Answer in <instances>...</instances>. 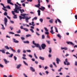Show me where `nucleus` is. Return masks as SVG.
Returning <instances> with one entry per match:
<instances>
[{"label":"nucleus","mask_w":77,"mask_h":77,"mask_svg":"<svg viewBox=\"0 0 77 77\" xmlns=\"http://www.w3.org/2000/svg\"><path fill=\"white\" fill-rule=\"evenodd\" d=\"M20 15L21 16H23V17H22L21 16H19L20 20H21L22 19H25V18L28 20L31 18V17H27L25 16H26V15H28V14H21Z\"/></svg>","instance_id":"nucleus-1"},{"label":"nucleus","mask_w":77,"mask_h":77,"mask_svg":"<svg viewBox=\"0 0 77 77\" xmlns=\"http://www.w3.org/2000/svg\"><path fill=\"white\" fill-rule=\"evenodd\" d=\"M14 5H15V7H16L18 11H20L21 14H23V12H25V11L24 10V9H23L22 10L20 9L22 8V7H19L18 6V5H17L16 4H15Z\"/></svg>","instance_id":"nucleus-2"},{"label":"nucleus","mask_w":77,"mask_h":77,"mask_svg":"<svg viewBox=\"0 0 77 77\" xmlns=\"http://www.w3.org/2000/svg\"><path fill=\"white\" fill-rule=\"evenodd\" d=\"M4 24L5 26H7V23H8V19L6 17L4 18Z\"/></svg>","instance_id":"nucleus-3"},{"label":"nucleus","mask_w":77,"mask_h":77,"mask_svg":"<svg viewBox=\"0 0 77 77\" xmlns=\"http://www.w3.org/2000/svg\"><path fill=\"white\" fill-rule=\"evenodd\" d=\"M12 13L13 15H14V16L13 17V18L14 19H16L17 18V14H15V12L14 11H12Z\"/></svg>","instance_id":"nucleus-4"},{"label":"nucleus","mask_w":77,"mask_h":77,"mask_svg":"<svg viewBox=\"0 0 77 77\" xmlns=\"http://www.w3.org/2000/svg\"><path fill=\"white\" fill-rule=\"evenodd\" d=\"M14 12H15V13H17V14H18L19 13V11H18V9L17 8V7H15V9H14Z\"/></svg>","instance_id":"nucleus-5"},{"label":"nucleus","mask_w":77,"mask_h":77,"mask_svg":"<svg viewBox=\"0 0 77 77\" xmlns=\"http://www.w3.org/2000/svg\"><path fill=\"white\" fill-rule=\"evenodd\" d=\"M41 47L42 49H45V48L46 47V45L45 44H43L41 45Z\"/></svg>","instance_id":"nucleus-6"},{"label":"nucleus","mask_w":77,"mask_h":77,"mask_svg":"<svg viewBox=\"0 0 77 77\" xmlns=\"http://www.w3.org/2000/svg\"><path fill=\"white\" fill-rule=\"evenodd\" d=\"M41 8H39V9H40V10L42 11H44L45 9V8L43 6H41Z\"/></svg>","instance_id":"nucleus-7"},{"label":"nucleus","mask_w":77,"mask_h":77,"mask_svg":"<svg viewBox=\"0 0 77 77\" xmlns=\"http://www.w3.org/2000/svg\"><path fill=\"white\" fill-rule=\"evenodd\" d=\"M56 61L57 62V63L59 64V62H60V60L57 58L56 59Z\"/></svg>","instance_id":"nucleus-8"},{"label":"nucleus","mask_w":77,"mask_h":77,"mask_svg":"<svg viewBox=\"0 0 77 77\" xmlns=\"http://www.w3.org/2000/svg\"><path fill=\"white\" fill-rule=\"evenodd\" d=\"M66 43L68 44H70L71 45H74V44L71 42H67Z\"/></svg>","instance_id":"nucleus-9"},{"label":"nucleus","mask_w":77,"mask_h":77,"mask_svg":"<svg viewBox=\"0 0 77 77\" xmlns=\"http://www.w3.org/2000/svg\"><path fill=\"white\" fill-rule=\"evenodd\" d=\"M5 51H6V49L5 48L2 49V50H0V51H2V53H4V54L5 53Z\"/></svg>","instance_id":"nucleus-10"},{"label":"nucleus","mask_w":77,"mask_h":77,"mask_svg":"<svg viewBox=\"0 0 77 77\" xmlns=\"http://www.w3.org/2000/svg\"><path fill=\"white\" fill-rule=\"evenodd\" d=\"M13 40L14 42L15 43H18V42H19V41L16 40L15 38H13Z\"/></svg>","instance_id":"nucleus-11"},{"label":"nucleus","mask_w":77,"mask_h":77,"mask_svg":"<svg viewBox=\"0 0 77 77\" xmlns=\"http://www.w3.org/2000/svg\"><path fill=\"white\" fill-rule=\"evenodd\" d=\"M30 69L32 72H35V70L32 67H30Z\"/></svg>","instance_id":"nucleus-12"},{"label":"nucleus","mask_w":77,"mask_h":77,"mask_svg":"<svg viewBox=\"0 0 77 77\" xmlns=\"http://www.w3.org/2000/svg\"><path fill=\"white\" fill-rule=\"evenodd\" d=\"M3 60H4V61H5V64H7V63H9V62L8 61H7L6 59H4Z\"/></svg>","instance_id":"nucleus-13"},{"label":"nucleus","mask_w":77,"mask_h":77,"mask_svg":"<svg viewBox=\"0 0 77 77\" xmlns=\"http://www.w3.org/2000/svg\"><path fill=\"white\" fill-rule=\"evenodd\" d=\"M54 20L53 19H51L49 21V22L51 24H53V23Z\"/></svg>","instance_id":"nucleus-14"},{"label":"nucleus","mask_w":77,"mask_h":77,"mask_svg":"<svg viewBox=\"0 0 77 77\" xmlns=\"http://www.w3.org/2000/svg\"><path fill=\"white\" fill-rule=\"evenodd\" d=\"M37 12L38 13V16H39L40 15H41V11L39 10H38L37 11Z\"/></svg>","instance_id":"nucleus-15"},{"label":"nucleus","mask_w":77,"mask_h":77,"mask_svg":"<svg viewBox=\"0 0 77 77\" xmlns=\"http://www.w3.org/2000/svg\"><path fill=\"white\" fill-rule=\"evenodd\" d=\"M66 63H67V64L65 62H64V63L65 65H70V63H69V62H68Z\"/></svg>","instance_id":"nucleus-16"},{"label":"nucleus","mask_w":77,"mask_h":77,"mask_svg":"<svg viewBox=\"0 0 77 77\" xmlns=\"http://www.w3.org/2000/svg\"><path fill=\"white\" fill-rule=\"evenodd\" d=\"M61 50H68V48L66 47L64 48L61 47Z\"/></svg>","instance_id":"nucleus-17"},{"label":"nucleus","mask_w":77,"mask_h":77,"mask_svg":"<svg viewBox=\"0 0 77 77\" xmlns=\"http://www.w3.org/2000/svg\"><path fill=\"white\" fill-rule=\"evenodd\" d=\"M39 59L41 60H44V57L41 56L39 57Z\"/></svg>","instance_id":"nucleus-18"},{"label":"nucleus","mask_w":77,"mask_h":77,"mask_svg":"<svg viewBox=\"0 0 77 77\" xmlns=\"http://www.w3.org/2000/svg\"><path fill=\"white\" fill-rule=\"evenodd\" d=\"M35 47H37V48H38V47H39L40 46L39 44H36V43H35Z\"/></svg>","instance_id":"nucleus-19"},{"label":"nucleus","mask_w":77,"mask_h":77,"mask_svg":"<svg viewBox=\"0 0 77 77\" xmlns=\"http://www.w3.org/2000/svg\"><path fill=\"white\" fill-rule=\"evenodd\" d=\"M9 48L11 49V50H12V51H13V52H15V50H14V49H13L11 47H10Z\"/></svg>","instance_id":"nucleus-20"},{"label":"nucleus","mask_w":77,"mask_h":77,"mask_svg":"<svg viewBox=\"0 0 77 77\" xmlns=\"http://www.w3.org/2000/svg\"><path fill=\"white\" fill-rule=\"evenodd\" d=\"M21 66V64H19V65L17 66V69H19L20 66Z\"/></svg>","instance_id":"nucleus-21"},{"label":"nucleus","mask_w":77,"mask_h":77,"mask_svg":"<svg viewBox=\"0 0 77 77\" xmlns=\"http://www.w3.org/2000/svg\"><path fill=\"white\" fill-rule=\"evenodd\" d=\"M23 42L25 43V44H29V42L28 41H23Z\"/></svg>","instance_id":"nucleus-22"},{"label":"nucleus","mask_w":77,"mask_h":77,"mask_svg":"<svg viewBox=\"0 0 77 77\" xmlns=\"http://www.w3.org/2000/svg\"><path fill=\"white\" fill-rule=\"evenodd\" d=\"M24 30H25L26 32H29V30L26 28H23Z\"/></svg>","instance_id":"nucleus-23"},{"label":"nucleus","mask_w":77,"mask_h":77,"mask_svg":"<svg viewBox=\"0 0 77 77\" xmlns=\"http://www.w3.org/2000/svg\"><path fill=\"white\" fill-rule=\"evenodd\" d=\"M13 56V54H11V55H9L8 56V57H10L11 58L12 57V56Z\"/></svg>","instance_id":"nucleus-24"},{"label":"nucleus","mask_w":77,"mask_h":77,"mask_svg":"<svg viewBox=\"0 0 77 77\" xmlns=\"http://www.w3.org/2000/svg\"><path fill=\"white\" fill-rule=\"evenodd\" d=\"M4 15H5V16H7V15H8V13H7V12H6V11H5Z\"/></svg>","instance_id":"nucleus-25"},{"label":"nucleus","mask_w":77,"mask_h":77,"mask_svg":"<svg viewBox=\"0 0 77 77\" xmlns=\"http://www.w3.org/2000/svg\"><path fill=\"white\" fill-rule=\"evenodd\" d=\"M57 35L58 37V38H60H60H61V35H60L59 34H58Z\"/></svg>","instance_id":"nucleus-26"},{"label":"nucleus","mask_w":77,"mask_h":77,"mask_svg":"<svg viewBox=\"0 0 77 77\" xmlns=\"http://www.w3.org/2000/svg\"><path fill=\"white\" fill-rule=\"evenodd\" d=\"M23 62L25 65H26V66H28V64H27V63H26V62L25 61H23Z\"/></svg>","instance_id":"nucleus-27"},{"label":"nucleus","mask_w":77,"mask_h":77,"mask_svg":"<svg viewBox=\"0 0 77 77\" xmlns=\"http://www.w3.org/2000/svg\"><path fill=\"white\" fill-rule=\"evenodd\" d=\"M5 48L6 49H7V50H9V48L8 46H5Z\"/></svg>","instance_id":"nucleus-28"},{"label":"nucleus","mask_w":77,"mask_h":77,"mask_svg":"<svg viewBox=\"0 0 77 77\" xmlns=\"http://www.w3.org/2000/svg\"><path fill=\"white\" fill-rule=\"evenodd\" d=\"M50 32H51V34H54V33H55L54 32L53 30H51Z\"/></svg>","instance_id":"nucleus-29"},{"label":"nucleus","mask_w":77,"mask_h":77,"mask_svg":"<svg viewBox=\"0 0 77 77\" xmlns=\"http://www.w3.org/2000/svg\"><path fill=\"white\" fill-rule=\"evenodd\" d=\"M29 30L32 32V33H34V31L32 29H30Z\"/></svg>","instance_id":"nucleus-30"},{"label":"nucleus","mask_w":77,"mask_h":77,"mask_svg":"<svg viewBox=\"0 0 77 77\" xmlns=\"http://www.w3.org/2000/svg\"><path fill=\"white\" fill-rule=\"evenodd\" d=\"M39 21L40 22H41V23H42L43 22V19L42 18H40L39 19Z\"/></svg>","instance_id":"nucleus-31"},{"label":"nucleus","mask_w":77,"mask_h":77,"mask_svg":"<svg viewBox=\"0 0 77 77\" xmlns=\"http://www.w3.org/2000/svg\"><path fill=\"white\" fill-rule=\"evenodd\" d=\"M7 9H11V7L9 5L7 6Z\"/></svg>","instance_id":"nucleus-32"},{"label":"nucleus","mask_w":77,"mask_h":77,"mask_svg":"<svg viewBox=\"0 0 77 77\" xmlns=\"http://www.w3.org/2000/svg\"><path fill=\"white\" fill-rule=\"evenodd\" d=\"M49 53H51V48H49Z\"/></svg>","instance_id":"nucleus-33"},{"label":"nucleus","mask_w":77,"mask_h":77,"mask_svg":"<svg viewBox=\"0 0 77 77\" xmlns=\"http://www.w3.org/2000/svg\"><path fill=\"white\" fill-rule=\"evenodd\" d=\"M17 33H21V30L19 29L18 31H17Z\"/></svg>","instance_id":"nucleus-34"},{"label":"nucleus","mask_w":77,"mask_h":77,"mask_svg":"<svg viewBox=\"0 0 77 77\" xmlns=\"http://www.w3.org/2000/svg\"><path fill=\"white\" fill-rule=\"evenodd\" d=\"M9 33H10V34H12V35H15V33L12 32H9Z\"/></svg>","instance_id":"nucleus-35"},{"label":"nucleus","mask_w":77,"mask_h":77,"mask_svg":"<svg viewBox=\"0 0 77 77\" xmlns=\"http://www.w3.org/2000/svg\"><path fill=\"white\" fill-rule=\"evenodd\" d=\"M53 65H54V66H55V67H56V68H57V66H56V63H55V62H53Z\"/></svg>","instance_id":"nucleus-36"},{"label":"nucleus","mask_w":77,"mask_h":77,"mask_svg":"<svg viewBox=\"0 0 77 77\" xmlns=\"http://www.w3.org/2000/svg\"><path fill=\"white\" fill-rule=\"evenodd\" d=\"M55 29L56 30V32H58V30H57V29L56 26H55Z\"/></svg>","instance_id":"nucleus-37"},{"label":"nucleus","mask_w":77,"mask_h":77,"mask_svg":"<svg viewBox=\"0 0 77 77\" xmlns=\"http://www.w3.org/2000/svg\"><path fill=\"white\" fill-rule=\"evenodd\" d=\"M11 2V0H7V2L9 4Z\"/></svg>","instance_id":"nucleus-38"},{"label":"nucleus","mask_w":77,"mask_h":77,"mask_svg":"<svg viewBox=\"0 0 77 77\" xmlns=\"http://www.w3.org/2000/svg\"><path fill=\"white\" fill-rule=\"evenodd\" d=\"M15 36H20V35L19 34H15L14 35Z\"/></svg>","instance_id":"nucleus-39"},{"label":"nucleus","mask_w":77,"mask_h":77,"mask_svg":"<svg viewBox=\"0 0 77 77\" xmlns=\"http://www.w3.org/2000/svg\"><path fill=\"white\" fill-rule=\"evenodd\" d=\"M32 26H35V24H34V22H32Z\"/></svg>","instance_id":"nucleus-40"},{"label":"nucleus","mask_w":77,"mask_h":77,"mask_svg":"<svg viewBox=\"0 0 77 77\" xmlns=\"http://www.w3.org/2000/svg\"><path fill=\"white\" fill-rule=\"evenodd\" d=\"M44 29L45 31H46V32L48 31V30L47 29V28L44 27Z\"/></svg>","instance_id":"nucleus-41"},{"label":"nucleus","mask_w":77,"mask_h":77,"mask_svg":"<svg viewBox=\"0 0 77 77\" xmlns=\"http://www.w3.org/2000/svg\"><path fill=\"white\" fill-rule=\"evenodd\" d=\"M45 35H49V32H45Z\"/></svg>","instance_id":"nucleus-42"},{"label":"nucleus","mask_w":77,"mask_h":77,"mask_svg":"<svg viewBox=\"0 0 77 77\" xmlns=\"http://www.w3.org/2000/svg\"><path fill=\"white\" fill-rule=\"evenodd\" d=\"M42 39H45V36L44 35H42Z\"/></svg>","instance_id":"nucleus-43"},{"label":"nucleus","mask_w":77,"mask_h":77,"mask_svg":"<svg viewBox=\"0 0 77 77\" xmlns=\"http://www.w3.org/2000/svg\"><path fill=\"white\" fill-rule=\"evenodd\" d=\"M34 57L36 59H38V57L36 56V54L34 53Z\"/></svg>","instance_id":"nucleus-44"},{"label":"nucleus","mask_w":77,"mask_h":77,"mask_svg":"<svg viewBox=\"0 0 77 77\" xmlns=\"http://www.w3.org/2000/svg\"><path fill=\"white\" fill-rule=\"evenodd\" d=\"M57 20L58 21V22L59 23H61V21H60V20H59V19H57Z\"/></svg>","instance_id":"nucleus-45"},{"label":"nucleus","mask_w":77,"mask_h":77,"mask_svg":"<svg viewBox=\"0 0 77 77\" xmlns=\"http://www.w3.org/2000/svg\"><path fill=\"white\" fill-rule=\"evenodd\" d=\"M26 37H29V36H31V35L30 34H28L26 35Z\"/></svg>","instance_id":"nucleus-46"},{"label":"nucleus","mask_w":77,"mask_h":77,"mask_svg":"<svg viewBox=\"0 0 77 77\" xmlns=\"http://www.w3.org/2000/svg\"><path fill=\"white\" fill-rule=\"evenodd\" d=\"M22 59H23V60H27V58L24 57H23Z\"/></svg>","instance_id":"nucleus-47"},{"label":"nucleus","mask_w":77,"mask_h":77,"mask_svg":"<svg viewBox=\"0 0 77 77\" xmlns=\"http://www.w3.org/2000/svg\"><path fill=\"white\" fill-rule=\"evenodd\" d=\"M36 35H37L38 36H39V35H40V34L38 33L37 32H36Z\"/></svg>","instance_id":"nucleus-48"},{"label":"nucleus","mask_w":77,"mask_h":77,"mask_svg":"<svg viewBox=\"0 0 77 77\" xmlns=\"http://www.w3.org/2000/svg\"><path fill=\"white\" fill-rule=\"evenodd\" d=\"M2 9H3V10H4V11H8V10H7V9H5L3 8H2Z\"/></svg>","instance_id":"nucleus-49"},{"label":"nucleus","mask_w":77,"mask_h":77,"mask_svg":"<svg viewBox=\"0 0 77 77\" xmlns=\"http://www.w3.org/2000/svg\"><path fill=\"white\" fill-rule=\"evenodd\" d=\"M17 4L18 5H19V6H21V5L19 4V3H18V2H17Z\"/></svg>","instance_id":"nucleus-50"},{"label":"nucleus","mask_w":77,"mask_h":77,"mask_svg":"<svg viewBox=\"0 0 77 77\" xmlns=\"http://www.w3.org/2000/svg\"><path fill=\"white\" fill-rule=\"evenodd\" d=\"M14 59L15 60H17V57L15 56H14Z\"/></svg>","instance_id":"nucleus-51"},{"label":"nucleus","mask_w":77,"mask_h":77,"mask_svg":"<svg viewBox=\"0 0 77 77\" xmlns=\"http://www.w3.org/2000/svg\"><path fill=\"white\" fill-rule=\"evenodd\" d=\"M21 38L22 40H24L25 39V38L23 37H21Z\"/></svg>","instance_id":"nucleus-52"},{"label":"nucleus","mask_w":77,"mask_h":77,"mask_svg":"<svg viewBox=\"0 0 77 77\" xmlns=\"http://www.w3.org/2000/svg\"><path fill=\"white\" fill-rule=\"evenodd\" d=\"M20 28L21 29H24V28H23V26H20Z\"/></svg>","instance_id":"nucleus-53"},{"label":"nucleus","mask_w":77,"mask_h":77,"mask_svg":"<svg viewBox=\"0 0 77 77\" xmlns=\"http://www.w3.org/2000/svg\"><path fill=\"white\" fill-rule=\"evenodd\" d=\"M40 6H41L40 4H37V6H38V8H39V7H40Z\"/></svg>","instance_id":"nucleus-54"},{"label":"nucleus","mask_w":77,"mask_h":77,"mask_svg":"<svg viewBox=\"0 0 77 77\" xmlns=\"http://www.w3.org/2000/svg\"><path fill=\"white\" fill-rule=\"evenodd\" d=\"M28 56H29V57H31V58H32V56L30 54H29L28 55Z\"/></svg>","instance_id":"nucleus-55"},{"label":"nucleus","mask_w":77,"mask_h":77,"mask_svg":"<svg viewBox=\"0 0 77 77\" xmlns=\"http://www.w3.org/2000/svg\"><path fill=\"white\" fill-rule=\"evenodd\" d=\"M46 42H47L48 44H50V41H46Z\"/></svg>","instance_id":"nucleus-56"},{"label":"nucleus","mask_w":77,"mask_h":77,"mask_svg":"<svg viewBox=\"0 0 77 77\" xmlns=\"http://www.w3.org/2000/svg\"><path fill=\"white\" fill-rule=\"evenodd\" d=\"M22 6H23V7H25V6H26V4H24V3H23Z\"/></svg>","instance_id":"nucleus-57"},{"label":"nucleus","mask_w":77,"mask_h":77,"mask_svg":"<svg viewBox=\"0 0 77 77\" xmlns=\"http://www.w3.org/2000/svg\"><path fill=\"white\" fill-rule=\"evenodd\" d=\"M21 52V50L20 49H18L17 50V52L18 53H20Z\"/></svg>","instance_id":"nucleus-58"},{"label":"nucleus","mask_w":77,"mask_h":77,"mask_svg":"<svg viewBox=\"0 0 77 77\" xmlns=\"http://www.w3.org/2000/svg\"><path fill=\"white\" fill-rule=\"evenodd\" d=\"M26 51L27 52H29V53H30V52H31V51H30V50H27Z\"/></svg>","instance_id":"nucleus-59"},{"label":"nucleus","mask_w":77,"mask_h":77,"mask_svg":"<svg viewBox=\"0 0 77 77\" xmlns=\"http://www.w3.org/2000/svg\"><path fill=\"white\" fill-rule=\"evenodd\" d=\"M26 2V0H23L21 1V3H24V2Z\"/></svg>","instance_id":"nucleus-60"},{"label":"nucleus","mask_w":77,"mask_h":77,"mask_svg":"<svg viewBox=\"0 0 77 77\" xmlns=\"http://www.w3.org/2000/svg\"><path fill=\"white\" fill-rule=\"evenodd\" d=\"M32 43H33V44L34 45H35L36 44V43H35V41H32Z\"/></svg>","instance_id":"nucleus-61"},{"label":"nucleus","mask_w":77,"mask_h":77,"mask_svg":"<svg viewBox=\"0 0 77 77\" xmlns=\"http://www.w3.org/2000/svg\"><path fill=\"white\" fill-rule=\"evenodd\" d=\"M45 73H46V74H48L49 73V72L48 71H46Z\"/></svg>","instance_id":"nucleus-62"},{"label":"nucleus","mask_w":77,"mask_h":77,"mask_svg":"<svg viewBox=\"0 0 77 77\" xmlns=\"http://www.w3.org/2000/svg\"><path fill=\"white\" fill-rule=\"evenodd\" d=\"M75 65L76 66H77V61H75Z\"/></svg>","instance_id":"nucleus-63"},{"label":"nucleus","mask_w":77,"mask_h":77,"mask_svg":"<svg viewBox=\"0 0 77 77\" xmlns=\"http://www.w3.org/2000/svg\"><path fill=\"white\" fill-rule=\"evenodd\" d=\"M75 19L77 20V15H75Z\"/></svg>","instance_id":"nucleus-64"}]
</instances>
